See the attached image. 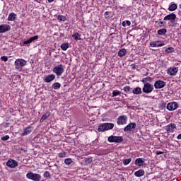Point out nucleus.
Wrapping results in <instances>:
<instances>
[{"instance_id": "obj_1", "label": "nucleus", "mask_w": 181, "mask_h": 181, "mask_svg": "<svg viewBox=\"0 0 181 181\" xmlns=\"http://www.w3.org/2000/svg\"><path fill=\"white\" fill-rule=\"evenodd\" d=\"M112 128H114L113 123H103L99 125L98 131L99 132H105V131H110V129H112Z\"/></svg>"}, {"instance_id": "obj_2", "label": "nucleus", "mask_w": 181, "mask_h": 181, "mask_svg": "<svg viewBox=\"0 0 181 181\" xmlns=\"http://www.w3.org/2000/svg\"><path fill=\"white\" fill-rule=\"evenodd\" d=\"M177 19V17H176V14H175V13H171L164 17V21H170L172 26H175V25H176Z\"/></svg>"}, {"instance_id": "obj_3", "label": "nucleus", "mask_w": 181, "mask_h": 181, "mask_svg": "<svg viewBox=\"0 0 181 181\" xmlns=\"http://www.w3.org/2000/svg\"><path fill=\"white\" fill-rule=\"evenodd\" d=\"M27 62L23 59H17L15 61L14 66L17 70H22V67L26 66Z\"/></svg>"}, {"instance_id": "obj_4", "label": "nucleus", "mask_w": 181, "mask_h": 181, "mask_svg": "<svg viewBox=\"0 0 181 181\" xmlns=\"http://www.w3.org/2000/svg\"><path fill=\"white\" fill-rule=\"evenodd\" d=\"M107 141L108 142L110 143H116V144H121V142H122V141H124V138H122V136H110L107 138Z\"/></svg>"}, {"instance_id": "obj_5", "label": "nucleus", "mask_w": 181, "mask_h": 181, "mask_svg": "<svg viewBox=\"0 0 181 181\" xmlns=\"http://www.w3.org/2000/svg\"><path fill=\"white\" fill-rule=\"evenodd\" d=\"M26 177L33 181H40L42 176L37 173H28Z\"/></svg>"}, {"instance_id": "obj_6", "label": "nucleus", "mask_w": 181, "mask_h": 181, "mask_svg": "<svg viewBox=\"0 0 181 181\" xmlns=\"http://www.w3.org/2000/svg\"><path fill=\"white\" fill-rule=\"evenodd\" d=\"M53 72L55 73L58 77H60L63 73H64V65L59 64L58 66H56L53 69Z\"/></svg>"}, {"instance_id": "obj_7", "label": "nucleus", "mask_w": 181, "mask_h": 181, "mask_svg": "<svg viewBox=\"0 0 181 181\" xmlns=\"http://www.w3.org/2000/svg\"><path fill=\"white\" fill-rule=\"evenodd\" d=\"M143 93L146 94H149L153 91V85L151 83H145L142 88Z\"/></svg>"}, {"instance_id": "obj_8", "label": "nucleus", "mask_w": 181, "mask_h": 181, "mask_svg": "<svg viewBox=\"0 0 181 181\" xmlns=\"http://www.w3.org/2000/svg\"><path fill=\"white\" fill-rule=\"evenodd\" d=\"M127 121H128V117H127L125 115H123L117 119V124L118 125H125V124H127Z\"/></svg>"}, {"instance_id": "obj_9", "label": "nucleus", "mask_w": 181, "mask_h": 181, "mask_svg": "<svg viewBox=\"0 0 181 181\" xmlns=\"http://www.w3.org/2000/svg\"><path fill=\"white\" fill-rule=\"evenodd\" d=\"M178 107L179 105L177 103L170 102L167 105L166 108L168 110V111H175V110H177Z\"/></svg>"}, {"instance_id": "obj_10", "label": "nucleus", "mask_w": 181, "mask_h": 181, "mask_svg": "<svg viewBox=\"0 0 181 181\" xmlns=\"http://www.w3.org/2000/svg\"><path fill=\"white\" fill-rule=\"evenodd\" d=\"M166 86V82L162 80H158L154 83V88L158 90L160 88H163Z\"/></svg>"}, {"instance_id": "obj_11", "label": "nucleus", "mask_w": 181, "mask_h": 181, "mask_svg": "<svg viewBox=\"0 0 181 181\" xmlns=\"http://www.w3.org/2000/svg\"><path fill=\"white\" fill-rule=\"evenodd\" d=\"M175 129H176V124L175 123H170L165 127L167 134H173V132H175Z\"/></svg>"}, {"instance_id": "obj_12", "label": "nucleus", "mask_w": 181, "mask_h": 181, "mask_svg": "<svg viewBox=\"0 0 181 181\" xmlns=\"http://www.w3.org/2000/svg\"><path fill=\"white\" fill-rule=\"evenodd\" d=\"M6 166H8V168H11V169H13V168H16V166H18V161L9 159L6 163Z\"/></svg>"}, {"instance_id": "obj_13", "label": "nucleus", "mask_w": 181, "mask_h": 181, "mask_svg": "<svg viewBox=\"0 0 181 181\" xmlns=\"http://www.w3.org/2000/svg\"><path fill=\"white\" fill-rule=\"evenodd\" d=\"M54 78H56V76H54V74H49L47 76H45L43 78V81H45V83H52V81H53Z\"/></svg>"}, {"instance_id": "obj_14", "label": "nucleus", "mask_w": 181, "mask_h": 181, "mask_svg": "<svg viewBox=\"0 0 181 181\" xmlns=\"http://www.w3.org/2000/svg\"><path fill=\"white\" fill-rule=\"evenodd\" d=\"M8 30H11V25L8 24L0 25V33H5V32Z\"/></svg>"}, {"instance_id": "obj_15", "label": "nucleus", "mask_w": 181, "mask_h": 181, "mask_svg": "<svg viewBox=\"0 0 181 181\" xmlns=\"http://www.w3.org/2000/svg\"><path fill=\"white\" fill-rule=\"evenodd\" d=\"M136 128V123H130L124 128V132L132 131Z\"/></svg>"}, {"instance_id": "obj_16", "label": "nucleus", "mask_w": 181, "mask_h": 181, "mask_svg": "<svg viewBox=\"0 0 181 181\" xmlns=\"http://www.w3.org/2000/svg\"><path fill=\"white\" fill-rule=\"evenodd\" d=\"M177 71H179V69L173 66V68H169L168 69V74H170V76H176V74H177Z\"/></svg>"}, {"instance_id": "obj_17", "label": "nucleus", "mask_w": 181, "mask_h": 181, "mask_svg": "<svg viewBox=\"0 0 181 181\" xmlns=\"http://www.w3.org/2000/svg\"><path fill=\"white\" fill-rule=\"evenodd\" d=\"M33 131V127H27L23 132L22 133L23 136H26V135H29V134H30V132H32Z\"/></svg>"}, {"instance_id": "obj_18", "label": "nucleus", "mask_w": 181, "mask_h": 181, "mask_svg": "<svg viewBox=\"0 0 181 181\" xmlns=\"http://www.w3.org/2000/svg\"><path fill=\"white\" fill-rule=\"evenodd\" d=\"M38 39H39V36H37V35L31 37L30 39L24 41L23 45H30V43H32V42H34V40H37Z\"/></svg>"}, {"instance_id": "obj_19", "label": "nucleus", "mask_w": 181, "mask_h": 181, "mask_svg": "<svg viewBox=\"0 0 181 181\" xmlns=\"http://www.w3.org/2000/svg\"><path fill=\"white\" fill-rule=\"evenodd\" d=\"M153 81V78L149 76L143 78L141 80V83H143V84H149V83H152Z\"/></svg>"}, {"instance_id": "obj_20", "label": "nucleus", "mask_w": 181, "mask_h": 181, "mask_svg": "<svg viewBox=\"0 0 181 181\" xmlns=\"http://www.w3.org/2000/svg\"><path fill=\"white\" fill-rule=\"evenodd\" d=\"M144 175H145V170L142 169L139 170L138 171H136L134 173V176H136V177H141V176H144Z\"/></svg>"}, {"instance_id": "obj_21", "label": "nucleus", "mask_w": 181, "mask_h": 181, "mask_svg": "<svg viewBox=\"0 0 181 181\" xmlns=\"http://www.w3.org/2000/svg\"><path fill=\"white\" fill-rule=\"evenodd\" d=\"M132 93L133 94H136V95L142 94V89L139 87H136L132 90Z\"/></svg>"}, {"instance_id": "obj_22", "label": "nucleus", "mask_w": 181, "mask_h": 181, "mask_svg": "<svg viewBox=\"0 0 181 181\" xmlns=\"http://www.w3.org/2000/svg\"><path fill=\"white\" fill-rule=\"evenodd\" d=\"M145 163V159L144 158H136L135 160V165H138L139 166H142Z\"/></svg>"}, {"instance_id": "obj_23", "label": "nucleus", "mask_w": 181, "mask_h": 181, "mask_svg": "<svg viewBox=\"0 0 181 181\" xmlns=\"http://www.w3.org/2000/svg\"><path fill=\"white\" fill-rule=\"evenodd\" d=\"M118 56L119 57H124V56H127V49H125V48L121 49L118 52Z\"/></svg>"}, {"instance_id": "obj_24", "label": "nucleus", "mask_w": 181, "mask_h": 181, "mask_svg": "<svg viewBox=\"0 0 181 181\" xmlns=\"http://www.w3.org/2000/svg\"><path fill=\"white\" fill-rule=\"evenodd\" d=\"M176 9H177V4L175 3L171 4L168 7V11L170 12H173V11H176Z\"/></svg>"}, {"instance_id": "obj_25", "label": "nucleus", "mask_w": 181, "mask_h": 181, "mask_svg": "<svg viewBox=\"0 0 181 181\" xmlns=\"http://www.w3.org/2000/svg\"><path fill=\"white\" fill-rule=\"evenodd\" d=\"M49 117H50V112H46L45 114H44L41 119H40V122H43L45 121V119H47V118H49Z\"/></svg>"}, {"instance_id": "obj_26", "label": "nucleus", "mask_w": 181, "mask_h": 181, "mask_svg": "<svg viewBox=\"0 0 181 181\" xmlns=\"http://www.w3.org/2000/svg\"><path fill=\"white\" fill-rule=\"evenodd\" d=\"M72 37L76 40V42L78 40H81V35L78 34V33H75L72 35Z\"/></svg>"}, {"instance_id": "obj_27", "label": "nucleus", "mask_w": 181, "mask_h": 181, "mask_svg": "<svg viewBox=\"0 0 181 181\" xmlns=\"http://www.w3.org/2000/svg\"><path fill=\"white\" fill-rule=\"evenodd\" d=\"M15 19H16V14H15V13H11L8 15V21H9L10 22H12Z\"/></svg>"}, {"instance_id": "obj_28", "label": "nucleus", "mask_w": 181, "mask_h": 181, "mask_svg": "<svg viewBox=\"0 0 181 181\" xmlns=\"http://www.w3.org/2000/svg\"><path fill=\"white\" fill-rule=\"evenodd\" d=\"M61 87H62V84H60V83L59 82H56L52 84V88L54 90H59V88H60Z\"/></svg>"}, {"instance_id": "obj_29", "label": "nucleus", "mask_w": 181, "mask_h": 181, "mask_svg": "<svg viewBox=\"0 0 181 181\" xmlns=\"http://www.w3.org/2000/svg\"><path fill=\"white\" fill-rule=\"evenodd\" d=\"M168 32V30L165 28H162L160 29L157 31L158 35H166V33Z\"/></svg>"}, {"instance_id": "obj_30", "label": "nucleus", "mask_w": 181, "mask_h": 181, "mask_svg": "<svg viewBox=\"0 0 181 181\" xmlns=\"http://www.w3.org/2000/svg\"><path fill=\"white\" fill-rule=\"evenodd\" d=\"M58 21H60L61 22H66V16L59 15L57 16Z\"/></svg>"}, {"instance_id": "obj_31", "label": "nucleus", "mask_w": 181, "mask_h": 181, "mask_svg": "<svg viewBox=\"0 0 181 181\" xmlns=\"http://www.w3.org/2000/svg\"><path fill=\"white\" fill-rule=\"evenodd\" d=\"M65 165H71L73 163V160L71 158H66L64 160Z\"/></svg>"}, {"instance_id": "obj_32", "label": "nucleus", "mask_w": 181, "mask_h": 181, "mask_svg": "<svg viewBox=\"0 0 181 181\" xmlns=\"http://www.w3.org/2000/svg\"><path fill=\"white\" fill-rule=\"evenodd\" d=\"M61 49H62V50H66L67 49H69V43H64L61 45Z\"/></svg>"}, {"instance_id": "obj_33", "label": "nucleus", "mask_w": 181, "mask_h": 181, "mask_svg": "<svg viewBox=\"0 0 181 181\" xmlns=\"http://www.w3.org/2000/svg\"><path fill=\"white\" fill-rule=\"evenodd\" d=\"M132 160V158L124 159V160H123V165H129V163H131Z\"/></svg>"}, {"instance_id": "obj_34", "label": "nucleus", "mask_w": 181, "mask_h": 181, "mask_svg": "<svg viewBox=\"0 0 181 181\" xmlns=\"http://www.w3.org/2000/svg\"><path fill=\"white\" fill-rule=\"evenodd\" d=\"M121 95V91L119 90H115L112 92V97H117V95Z\"/></svg>"}, {"instance_id": "obj_35", "label": "nucleus", "mask_w": 181, "mask_h": 181, "mask_svg": "<svg viewBox=\"0 0 181 181\" xmlns=\"http://www.w3.org/2000/svg\"><path fill=\"white\" fill-rule=\"evenodd\" d=\"M44 177H46V179H50L51 175H50V173H49V171H45L43 174Z\"/></svg>"}, {"instance_id": "obj_36", "label": "nucleus", "mask_w": 181, "mask_h": 181, "mask_svg": "<svg viewBox=\"0 0 181 181\" xmlns=\"http://www.w3.org/2000/svg\"><path fill=\"white\" fill-rule=\"evenodd\" d=\"M124 93H131V90H132V88H131V87L129 86H125L124 88H123Z\"/></svg>"}, {"instance_id": "obj_37", "label": "nucleus", "mask_w": 181, "mask_h": 181, "mask_svg": "<svg viewBox=\"0 0 181 181\" xmlns=\"http://www.w3.org/2000/svg\"><path fill=\"white\" fill-rule=\"evenodd\" d=\"M173 47H168V48H167L166 49H165V53H173Z\"/></svg>"}, {"instance_id": "obj_38", "label": "nucleus", "mask_w": 181, "mask_h": 181, "mask_svg": "<svg viewBox=\"0 0 181 181\" xmlns=\"http://www.w3.org/2000/svg\"><path fill=\"white\" fill-rule=\"evenodd\" d=\"M8 139H9V135H6L1 138V141H8Z\"/></svg>"}, {"instance_id": "obj_39", "label": "nucleus", "mask_w": 181, "mask_h": 181, "mask_svg": "<svg viewBox=\"0 0 181 181\" xmlns=\"http://www.w3.org/2000/svg\"><path fill=\"white\" fill-rule=\"evenodd\" d=\"M162 46H165V43L156 42V47H162Z\"/></svg>"}, {"instance_id": "obj_40", "label": "nucleus", "mask_w": 181, "mask_h": 181, "mask_svg": "<svg viewBox=\"0 0 181 181\" xmlns=\"http://www.w3.org/2000/svg\"><path fill=\"white\" fill-rule=\"evenodd\" d=\"M66 156V152H62L59 153V158H64Z\"/></svg>"}, {"instance_id": "obj_41", "label": "nucleus", "mask_w": 181, "mask_h": 181, "mask_svg": "<svg viewBox=\"0 0 181 181\" xmlns=\"http://www.w3.org/2000/svg\"><path fill=\"white\" fill-rule=\"evenodd\" d=\"M1 59L2 60V62H8V57L3 56L1 57Z\"/></svg>"}, {"instance_id": "obj_42", "label": "nucleus", "mask_w": 181, "mask_h": 181, "mask_svg": "<svg viewBox=\"0 0 181 181\" xmlns=\"http://www.w3.org/2000/svg\"><path fill=\"white\" fill-rule=\"evenodd\" d=\"M86 163H91L93 162V158H88L86 160Z\"/></svg>"}, {"instance_id": "obj_43", "label": "nucleus", "mask_w": 181, "mask_h": 181, "mask_svg": "<svg viewBox=\"0 0 181 181\" xmlns=\"http://www.w3.org/2000/svg\"><path fill=\"white\" fill-rule=\"evenodd\" d=\"M150 46H151V47H156V42H151L150 43Z\"/></svg>"}, {"instance_id": "obj_44", "label": "nucleus", "mask_w": 181, "mask_h": 181, "mask_svg": "<svg viewBox=\"0 0 181 181\" xmlns=\"http://www.w3.org/2000/svg\"><path fill=\"white\" fill-rule=\"evenodd\" d=\"M163 153H165V152H163V151H156V155H163Z\"/></svg>"}, {"instance_id": "obj_45", "label": "nucleus", "mask_w": 181, "mask_h": 181, "mask_svg": "<svg viewBox=\"0 0 181 181\" xmlns=\"http://www.w3.org/2000/svg\"><path fill=\"white\" fill-rule=\"evenodd\" d=\"M160 105H161V107H166V103L162 102Z\"/></svg>"}, {"instance_id": "obj_46", "label": "nucleus", "mask_w": 181, "mask_h": 181, "mask_svg": "<svg viewBox=\"0 0 181 181\" xmlns=\"http://www.w3.org/2000/svg\"><path fill=\"white\" fill-rule=\"evenodd\" d=\"M126 23H127V26H131V21H127Z\"/></svg>"}, {"instance_id": "obj_47", "label": "nucleus", "mask_w": 181, "mask_h": 181, "mask_svg": "<svg viewBox=\"0 0 181 181\" xmlns=\"http://www.w3.org/2000/svg\"><path fill=\"white\" fill-rule=\"evenodd\" d=\"M105 15H106V16H108V15H110V11H106L105 13Z\"/></svg>"}, {"instance_id": "obj_48", "label": "nucleus", "mask_w": 181, "mask_h": 181, "mask_svg": "<svg viewBox=\"0 0 181 181\" xmlns=\"http://www.w3.org/2000/svg\"><path fill=\"white\" fill-rule=\"evenodd\" d=\"M126 25H127V23H125V21H123V22H122V26L125 27Z\"/></svg>"}, {"instance_id": "obj_49", "label": "nucleus", "mask_w": 181, "mask_h": 181, "mask_svg": "<svg viewBox=\"0 0 181 181\" xmlns=\"http://www.w3.org/2000/svg\"><path fill=\"white\" fill-rule=\"evenodd\" d=\"M142 97H144V98H149V96H148L146 95H143Z\"/></svg>"}, {"instance_id": "obj_50", "label": "nucleus", "mask_w": 181, "mask_h": 181, "mask_svg": "<svg viewBox=\"0 0 181 181\" xmlns=\"http://www.w3.org/2000/svg\"><path fill=\"white\" fill-rule=\"evenodd\" d=\"M177 139H181V134H180L178 136H177Z\"/></svg>"}, {"instance_id": "obj_51", "label": "nucleus", "mask_w": 181, "mask_h": 181, "mask_svg": "<svg viewBox=\"0 0 181 181\" xmlns=\"http://www.w3.org/2000/svg\"><path fill=\"white\" fill-rule=\"evenodd\" d=\"M158 25H163V21H160V22L158 23Z\"/></svg>"}, {"instance_id": "obj_52", "label": "nucleus", "mask_w": 181, "mask_h": 181, "mask_svg": "<svg viewBox=\"0 0 181 181\" xmlns=\"http://www.w3.org/2000/svg\"><path fill=\"white\" fill-rule=\"evenodd\" d=\"M53 1H54V0H48V2H49V4H50V3L53 2Z\"/></svg>"}, {"instance_id": "obj_53", "label": "nucleus", "mask_w": 181, "mask_h": 181, "mask_svg": "<svg viewBox=\"0 0 181 181\" xmlns=\"http://www.w3.org/2000/svg\"><path fill=\"white\" fill-rule=\"evenodd\" d=\"M148 75V73H146L144 76H147Z\"/></svg>"}, {"instance_id": "obj_54", "label": "nucleus", "mask_w": 181, "mask_h": 181, "mask_svg": "<svg viewBox=\"0 0 181 181\" xmlns=\"http://www.w3.org/2000/svg\"><path fill=\"white\" fill-rule=\"evenodd\" d=\"M0 155H1V152H0Z\"/></svg>"}]
</instances>
